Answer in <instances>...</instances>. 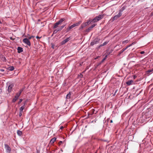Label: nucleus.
I'll list each match as a JSON object with an SVG mask.
<instances>
[{
  "label": "nucleus",
  "mask_w": 153,
  "mask_h": 153,
  "mask_svg": "<svg viewBox=\"0 0 153 153\" xmlns=\"http://www.w3.org/2000/svg\"><path fill=\"white\" fill-rule=\"evenodd\" d=\"M65 20L66 19L65 18H62L58 22L54 24L53 28V29L56 28L58 27L59 25H61L62 22L63 21H65Z\"/></svg>",
  "instance_id": "1"
},
{
  "label": "nucleus",
  "mask_w": 153,
  "mask_h": 153,
  "mask_svg": "<svg viewBox=\"0 0 153 153\" xmlns=\"http://www.w3.org/2000/svg\"><path fill=\"white\" fill-rule=\"evenodd\" d=\"M104 17L103 14H101L95 17L94 19L93 20L95 22H97L102 19Z\"/></svg>",
  "instance_id": "2"
},
{
  "label": "nucleus",
  "mask_w": 153,
  "mask_h": 153,
  "mask_svg": "<svg viewBox=\"0 0 153 153\" xmlns=\"http://www.w3.org/2000/svg\"><path fill=\"white\" fill-rule=\"evenodd\" d=\"M100 39L97 38H96L94 40L91 42L90 45H91L93 46L94 44H98L99 43Z\"/></svg>",
  "instance_id": "3"
},
{
  "label": "nucleus",
  "mask_w": 153,
  "mask_h": 153,
  "mask_svg": "<svg viewBox=\"0 0 153 153\" xmlns=\"http://www.w3.org/2000/svg\"><path fill=\"white\" fill-rule=\"evenodd\" d=\"M22 42L29 46H30L31 45V43L30 40L27 38L24 39L22 40Z\"/></svg>",
  "instance_id": "4"
},
{
  "label": "nucleus",
  "mask_w": 153,
  "mask_h": 153,
  "mask_svg": "<svg viewBox=\"0 0 153 153\" xmlns=\"http://www.w3.org/2000/svg\"><path fill=\"white\" fill-rule=\"evenodd\" d=\"M122 15V13H119L118 14L114 16L111 19V20H112V21H114L115 20L117 19L118 18L120 17Z\"/></svg>",
  "instance_id": "5"
},
{
  "label": "nucleus",
  "mask_w": 153,
  "mask_h": 153,
  "mask_svg": "<svg viewBox=\"0 0 153 153\" xmlns=\"http://www.w3.org/2000/svg\"><path fill=\"white\" fill-rule=\"evenodd\" d=\"M4 146L6 152L7 153L10 152L11 151V149L10 147L8 145L6 144H5Z\"/></svg>",
  "instance_id": "6"
},
{
  "label": "nucleus",
  "mask_w": 153,
  "mask_h": 153,
  "mask_svg": "<svg viewBox=\"0 0 153 153\" xmlns=\"http://www.w3.org/2000/svg\"><path fill=\"white\" fill-rule=\"evenodd\" d=\"M20 96L19 94L17 93H16V95L15 96V97L12 100V102H15L16 100L18 99L19 97Z\"/></svg>",
  "instance_id": "7"
},
{
  "label": "nucleus",
  "mask_w": 153,
  "mask_h": 153,
  "mask_svg": "<svg viewBox=\"0 0 153 153\" xmlns=\"http://www.w3.org/2000/svg\"><path fill=\"white\" fill-rule=\"evenodd\" d=\"M133 44V43H132V44L129 45V46L127 47L126 48H123L122 50H121L119 52V55H120L128 47H130V46H131Z\"/></svg>",
  "instance_id": "8"
},
{
  "label": "nucleus",
  "mask_w": 153,
  "mask_h": 153,
  "mask_svg": "<svg viewBox=\"0 0 153 153\" xmlns=\"http://www.w3.org/2000/svg\"><path fill=\"white\" fill-rule=\"evenodd\" d=\"M145 53V52L144 51H142L139 53H135V55H134V57L137 56V57H140V55L141 54H143Z\"/></svg>",
  "instance_id": "9"
},
{
  "label": "nucleus",
  "mask_w": 153,
  "mask_h": 153,
  "mask_svg": "<svg viewBox=\"0 0 153 153\" xmlns=\"http://www.w3.org/2000/svg\"><path fill=\"white\" fill-rule=\"evenodd\" d=\"M70 40V38L68 37L63 40L62 42V45H63L67 42Z\"/></svg>",
  "instance_id": "10"
},
{
  "label": "nucleus",
  "mask_w": 153,
  "mask_h": 153,
  "mask_svg": "<svg viewBox=\"0 0 153 153\" xmlns=\"http://www.w3.org/2000/svg\"><path fill=\"white\" fill-rule=\"evenodd\" d=\"M13 86V84H11L9 85L8 88V91L9 92H10L11 91V89Z\"/></svg>",
  "instance_id": "11"
},
{
  "label": "nucleus",
  "mask_w": 153,
  "mask_h": 153,
  "mask_svg": "<svg viewBox=\"0 0 153 153\" xmlns=\"http://www.w3.org/2000/svg\"><path fill=\"white\" fill-rule=\"evenodd\" d=\"M18 52V53H20L23 51V49L22 48L18 47L17 48Z\"/></svg>",
  "instance_id": "12"
},
{
  "label": "nucleus",
  "mask_w": 153,
  "mask_h": 153,
  "mask_svg": "<svg viewBox=\"0 0 153 153\" xmlns=\"http://www.w3.org/2000/svg\"><path fill=\"white\" fill-rule=\"evenodd\" d=\"M94 109H92L90 112L88 113V116H90L92 115L94 113Z\"/></svg>",
  "instance_id": "13"
},
{
  "label": "nucleus",
  "mask_w": 153,
  "mask_h": 153,
  "mask_svg": "<svg viewBox=\"0 0 153 153\" xmlns=\"http://www.w3.org/2000/svg\"><path fill=\"white\" fill-rule=\"evenodd\" d=\"M81 22H82L81 21H80L72 25L74 27H75L78 26L81 23Z\"/></svg>",
  "instance_id": "14"
},
{
  "label": "nucleus",
  "mask_w": 153,
  "mask_h": 153,
  "mask_svg": "<svg viewBox=\"0 0 153 153\" xmlns=\"http://www.w3.org/2000/svg\"><path fill=\"white\" fill-rule=\"evenodd\" d=\"M71 97V92H69V93L66 96V98L67 99H70Z\"/></svg>",
  "instance_id": "15"
},
{
  "label": "nucleus",
  "mask_w": 153,
  "mask_h": 153,
  "mask_svg": "<svg viewBox=\"0 0 153 153\" xmlns=\"http://www.w3.org/2000/svg\"><path fill=\"white\" fill-rule=\"evenodd\" d=\"M56 140V138L55 137H53L51 139L50 143L52 144L55 142Z\"/></svg>",
  "instance_id": "16"
},
{
  "label": "nucleus",
  "mask_w": 153,
  "mask_h": 153,
  "mask_svg": "<svg viewBox=\"0 0 153 153\" xmlns=\"http://www.w3.org/2000/svg\"><path fill=\"white\" fill-rule=\"evenodd\" d=\"M25 108V104L21 106L19 108V111L22 112L23 110Z\"/></svg>",
  "instance_id": "17"
},
{
  "label": "nucleus",
  "mask_w": 153,
  "mask_h": 153,
  "mask_svg": "<svg viewBox=\"0 0 153 153\" xmlns=\"http://www.w3.org/2000/svg\"><path fill=\"white\" fill-rule=\"evenodd\" d=\"M133 82V80H129L128 82H126V83L128 85H130L131 84V83Z\"/></svg>",
  "instance_id": "18"
},
{
  "label": "nucleus",
  "mask_w": 153,
  "mask_h": 153,
  "mask_svg": "<svg viewBox=\"0 0 153 153\" xmlns=\"http://www.w3.org/2000/svg\"><path fill=\"white\" fill-rule=\"evenodd\" d=\"M14 69V68L13 66L9 67L8 68V69L10 71H12Z\"/></svg>",
  "instance_id": "19"
},
{
  "label": "nucleus",
  "mask_w": 153,
  "mask_h": 153,
  "mask_svg": "<svg viewBox=\"0 0 153 153\" xmlns=\"http://www.w3.org/2000/svg\"><path fill=\"white\" fill-rule=\"evenodd\" d=\"M125 7H123L119 10V13H122V12L125 9Z\"/></svg>",
  "instance_id": "20"
},
{
  "label": "nucleus",
  "mask_w": 153,
  "mask_h": 153,
  "mask_svg": "<svg viewBox=\"0 0 153 153\" xmlns=\"http://www.w3.org/2000/svg\"><path fill=\"white\" fill-rule=\"evenodd\" d=\"M82 24L85 27L90 24L89 22H88V21H87L85 22L82 23Z\"/></svg>",
  "instance_id": "21"
},
{
  "label": "nucleus",
  "mask_w": 153,
  "mask_h": 153,
  "mask_svg": "<svg viewBox=\"0 0 153 153\" xmlns=\"http://www.w3.org/2000/svg\"><path fill=\"white\" fill-rule=\"evenodd\" d=\"M92 29L90 27L88 29L85 30V32H90L92 30Z\"/></svg>",
  "instance_id": "22"
},
{
  "label": "nucleus",
  "mask_w": 153,
  "mask_h": 153,
  "mask_svg": "<svg viewBox=\"0 0 153 153\" xmlns=\"http://www.w3.org/2000/svg\"><path fill=\"white\" fill-rule=\"evenodd\" d=\"M153 71V68L150 70H149L147 71V73L148 74H151V73Z\"/></svg>",
  "instance_id": "23"
},
{
  "label": "nucleus",
  "mask_w": 153,
  "mask_h": 153,
  "mask_svg": "<svg viewBox=\"0 0 153 153\" xmlns=\"http://www.w3.org/2000/svg\"><path fill=\"white\" fill-rule=\"evenodd\" d=\"M25 37L27 38L29 40V39H31L32 38H33L34 37V36H30L29 37H28L27 35H25Z\"/></svg>",
  "instance_id": "24"
},
{
  "label": "nucleus",
  "mask_w": 153,
  "mask_h": 153,
  "mask_svg": "<svg viewBox=\"0 0 153 153\" xmlns=\"http://www.w3.org/2000/svg\"><path fill=\"white\" fill-rule=\"evenodd\" d=\"M17 134L19 136H21L22 134V131L20 130H18L17 131Z\"/></svg>",
  "instance_id": "25"
},
{
  "label": "nucleus",
  "mask_w": 153,
  "mask_h": 153,
  "mask_svg": "<svg viewBox=\"0 0 153 153\" xmlns=\"http://www.w3.org/2000/svg\"><path fill=\"white\" fill-rule=\"evenodd\" d=\"M88 21L89 22V23L90 24L91 22H93L94 23L95 22L93 20V19H89Z\"/></svg>",
  "instance_id": "26"
},
{
  "label": "nucleus",
  "mask_w": 153,
  "mask_h": 153,
  "mask_svg": "<svg viewBox=\"0 0 153 153\" xmlns=\"http://www.w3.org/2000/svg\"><path fill=\"white\" fill-rule=\"evenodd\" d=\"M23 89H21L20 91H19V92H18L17 93L18 94H19L20 95L21 93L22 92V91H23Z\"/></svg>",
  "instance_id": "27"
},
{
  "label": "nucleus",
  "mask_w": 153,
  "mask_h": 153,
  "mask_svg": "<svg viewBox=\"0 0 153 153\" xmlns=\"http://www.w3.org/2000/svg\"><path fill=\"white\" fill-rule=\"evenodd\" d=\"M85 27L84 26V25H83V24H82L80 27H79V29H82L84 27Z\"/></svg>",
  "instance_id": "28"
},
{
  "label": "nucleus",
  "mask_w": 153,
  "mask_h": 153,
  "mask_svg": "<svg viewBox=\"0 0 153 153\" xmlns=\"http://www.w3.org/2000/svg\"><path fill=\"white\" fill-rule=\"evenodd\" d=\"M56 29L58 31H61L62 30L60 27H58Z\"/></svg>",
  "instance_id": "29"
},
{
  "label": "nucleus",
  "mask_w": 153,
  "mask_h": 153,
  "mask_svg": "<svg viewBox=\"0 0 153 153\" xmlns=\"http://www.w3.org/2000/svg\"><path fill=\"white\" fill-rule=\"evenodd\" d=\"M71 29L69 27H68L67 28L66 30V32H68Z\"/></svg>",
  "instance_id": "30"
},
{
  "label": "nucleus",
  "mask_w": 153,
  "mask_h": 153,
  "mask_svg": "<svg viewBox=\"0 0 153 153\" xmlns=\"http://www.w3.org/2000/svg\"><path fill=\"white\" fill-rule=\"evenodd\" d=\"M57 32H58L57 31V30L56 29L55 30L53 31V34H55Z\"/></svg>",
  "instance_id": "31"
},
{
  "label": "nucleus",
  "mask_w": 153,
  "mask_h": 153,
  "mask_svg": "<svg viewBox=\"0 0 153 153\" xmlns=\"http://www.w3.org/2000/svg\"><path fill=\"white\" fill-rule=\"evenodd\" d=\"M104 46L103 44H101L98 47V49H99L101 47L103 46Z\"/></svg>",
  "instance_id": "32"
},
{
  "label": "nucleus",
  "mask_w": 153,
  "mask_h": 153,
  "mask_svg": "<svg viewBox=\"0 0 153 153\" xmlns=\"http://www.w3.org/2000/svg\"><path fill=\"white\" fill-rule=\"evenodd\" d=\"M97 25V24H94L92 25L90 27L92 29L95 26Z\"/></svg>",
  "instance_id": "33"
},
{
  "label": "nucleus",
  "mask_w": 153,
  "mask_h": 153,
  "mask_svg": "<svg viewBox=\"0 0 153 153\" xmlns=\"http://www.w3.org/2000/svg\"><path fill=\"white\" fill-rule=\"evenodd\" d=\"M83 75L80 74V75H79L78 76L79 78H82L83 77Z\"/></svg>",
  "instance_id": "34"
},
{
  "label": "nucleus",
  "mask_w": 153,
  "mask_h": 153,
  "mask_svg": "<svg viewBox=\"0 0 153 153\" xmlns=\"http://www.w3.org/2000/svg\"><path fill=\"white\" fill-rule=\"evenodd\" d=\"M108 43V42L106 41V42H104V43H103V44L105 46V45H107Z\"/></svg>",
  "instance_id": "35"
},
{
  "label": "nucleus",
  "mask_w": 153,
  "mask_h": 153,
  "mask_svg": "<svg viewBox=\"0 0 153 153\" xmlns=\"http://www.w3.org/2000/svg\"><path fill=\"white\" fill-rule=\"evenodd\" d=\"M107 56H105V57L102 59V62H103V61H104L105 59H106V57Z\"/></svg>",
  "instance_id": "36"
},
{
  "label": "nucleus",
  "mask_w": 153,
  "mask_h": 153,
  "mask_svg": "<svg viewBox=\"0 0 153 153\" xmlns=\"http://www.w3.org/2000/svg\"><path fill=\"white\" fill-rule=\"evenodd\" d=\"M22 99H20L19 100V102H18V104H20V103L22 101Z\"/></svg>",
  "instance_id": "37"
},
{
  "label": "nucleus",
  "mask_w": 153,
  "mask_h": 153,
  "mask_svg": "<svg viewBox=\"0 0 153 153\" xmlns=\"http://www.w3.org/2000/svg\"><path fill=\"white\" fill-rule=\"evenodd\" d=\"M65 25H62L60 27L61 29H62L65 26Z\"/></svg>",
  "instance_id": "38"
},
{
  "label": "nucleus",
  "mask_w": 153,
  "mask_h": 153,
  "mask_svg": "<svg viewBox=\"0 0 153 153\" xmlns=\"http://www.w3.org/2000/svg\"><path fill=\"white\" fill-rule=\"evenodd\" d=\"M71 29H72V28H73V27H73V26L72 25L70 26H68Z\"/></svg>",
  "instance_id": "39"
},
{
  "label": "nucleus",
  "mask_w": 153,
  "mask_h": 153,
  "mask_svg": "<svg viewBox=\"0 0 153 153\" xmlns=\"http://www.w3.org/2000/svg\"><path fill=\"white\" fill-rule=\"evenodd\" d=\"M127 42H128V40H127L125 41H123V43H124V44L126 43Z\"/></svg>",
  "instance_id": "40"
},
{
  "label": "nucleus",
  "mask_w": 153,
  "mask_h": 153,
  "mask_svg": "<svg viewBox=\"0 0 153 153\" xmlns=\"http://www.w3.org/2000/svg\"><path fill=\"white\" fill-rule=\"evenodd\" d=\"M22 112H20L19 111V117H21L22 115Z\"/></svg>",
  "instance_id": "41"
},
{
  "label": "nucleus",
  "mask_w": 153,
  "mask_h": 153,
  "mask_svg": "<svg viewBox=\"0 0 153 153\" xmlns=\"http://www.w3.org/2000/svg\"><path fill=\"white\" fill-rule=\"evenodd\" d=\"M113 51V50H111V51H110V52H109V53H108V55H109V54H110V53H112V52Z\"/></svg>",
  "instance_id": "42"
},
{
  "label": "nucleus",
  "mask_w": 153,
  "mask_h": 153,
  "mask_svg": "<svg viewBox=\"0 0 153 153\" xmlns=\"http://www.w3.org/2000/svg\"><path fill=\"white\" fill-rule=\"evenodd\" d=\"M62 143V141H60L59 143V144L60 145Z\"/></svg>",
  "instance_id": "43"
},
{
  "label": "nucleus",
  "mask_w": 153,
  "mask_h": 153,
  "mask_svg": "<svg viewBox=\"0 0 153 153\" xmlns=\"http://www.w3.org/2000/svg\"><path fill=\"white\" fill-rule=\"evenodd\" d=\"M0 71H1V72H3L4 71V69H0Z\"/></svg>",
  "instance_id": "44"
},
{
  "label": "nucleus",
  "mask_w": 153,
  "mask_h": 153,
  "mask_svg": "<svg viewBox=\"0 0 153 153\" xmlns=\"http://www.w3.org/2000/svg\"><path fill=\"white\" fill-rule=\"evenodd\" d=\"M51 47L53 48V49H54V45H53V44H52V47Z\"/></svg>",
  "instance_id": "45"
},
{
  "label": "nucleus",
  "mask_w": 153,
  "mask_h": 153,
  "mask_svg": "<svg viewBox=\"0 0 153 153\" xmlns=\"http://www.w3.org/2000/svg\"><path fill=\"white\" fill-rule=\"evenodd\" d=\"M118 90H116L115 92H114V95H115V94L117 93V92Z\"/></svg>",
  "instance_id": "46"
},
{
  "label": "nucleus",
  "mask_w": 153,
  "mask_h": 153,
  "mask_svg": "<svg viewBox=\"0 0 153 153\" xmlns=\"http://www.w3.org/2000/svg\"><path fill=\"white\" fill-rule=\"evenodd\" d=\"M64 128L62 126L60 127V129H63Z\"/></svg>",
  "instance_id": "47"
},
{
  "label": "nucleus",
  "mask_w": 153,
  "mask_h": 153,
  "mask_svg": "<svg viewBox=\"0 0 153 153\" xmlns=\"http://www.w3.org/2000/svg\"><path fill=\"white\" fill-rule=\"evenodd\" d=\"M151 15L152 16H153V11L152 12Z\"/></svg>",
  "instance_id": "48"
},
{
  "label": "nucleus",
  "mask_w": 153,
  "mask_h": 153,
  "mask_svg": "<svg viewBox=\"0 0 153 153\" xmlns=\"http://www.w3.org/2000/svg\"><path fill=\"white\" fill-rule=\"evenodd\" d=\"M41 37H39V36H36V38H37H37H39H39H41Z\"/></svg>",
  "instance_id": "49"
},
{
  "label": "nucleus",
  "mask_w": 153,
  "mask_h": 153,
  "mask_svg": "<svg viewBox=\"0 0 153 153\" xmlns=\"http://www.w3.org/2000/svg\"><path fill=\"white\" fill-rule=\"evenodd\" d=\"M2 92V89H0V94Z\"/></svg>",
  "instance_id": "50"
},
{
  "label": "nucleus",
  "mask_w": 153,
  "mask_h": 153,
  "mask_svg": "<svg viewBox=\"0 0 153 153\" xmlns=\"http://www.w3.org/2000/svg\"><path fill=\"white\" fill-rule=\"evenodd\" d=\"M112 122H113V121H112V120H110V122H111V123H112Z\"/></svg>",
  "instance_id": "51"
},
{
  "label": "nucleus",
  "mask_w": 153,
  "mask_h": 153,
  "mask_svg": "<svg viewBox=\"0 0 153 153\" xmlns=\"http://www.w3.org/2000/svg\"><path fill=\"white\" fill-rule=\"evenodd\" d=\"M134 79H135L136 78V76L135 75H134Z\"/></svg>",
  "instance_id": "52"
},
{
  "label": "nucleus",
  "mask_w": 153,
  "mask_h": 153,
  "mask_svg": "<svg viewBox=\"0 0 153 153\" xmlns=\"http://www.w3.org/2000/svg\"><path fill=\"white\" fill-rule=\"evenodd\" d=\"M131 118H133V117H132V116L131 117Z\"/></svg>",
  "instance_id": "53"
},
{
  "label": "nucleus",
  "mask_w": 153,
  "mask_h": 153,
  "mask_svg": "<svg viewBox=\"0 0 153 153\" xmlns=\"http://www.w3.org/2000/svg\"><path fill=\"white\" fill-rule=\"evenodd\" d=\"M132 77H134V75H133V76H132Z\"/></svg>",
  "instance_id": "54"
},
{
  "label": "nucleus",
  "mask_w": 153,
  "mask_h": 153,
  "mask_svg": "<svg viewBox=\"0 0 153 153\" xmlns=\"http://www.w3.org/2000/svg\"><path fill=\"white\" fill-rule=\"evenodd\" d=\"M152 6H153V4H152Z\"/></svg>",
  "instance_id": "55"
}]
</instances>
